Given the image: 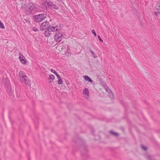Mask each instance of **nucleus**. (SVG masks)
<instances>
[{
  "label": "nucleus",
  "mask_w": 160,
  "mask_h": 160,
  "mask_svg": "<svg viewBox=\"0 0 160 160\" xmlns=\"http://www.w3.org/2000/svg\"><path fill=\"white\" fill-rule=\"evenodd\" d=\"M19 76L22 82L28 85H30V81L24 72L20 71L19 72Z\"/></svg>",
  "instance_id": "nucleus-1"
},
{
  "label": "nucleus",
  "mask_w": 160,
  "mask_h": 160,
  "mask_svg": "<svg viewBox=\"0 0 160 160\" xmlns=\"http://www.w3.org/2000/svg\"><path fill=\"white\" fill-rule=\"evenodd\" d=\"M28 6L26 8V12L28 14H30L32 11H36V7L35 5L30 2L28 4Z\"/></svg>",
  "instance_id": "nucleus-2"
},
{
  "label": "nucleus",
  "mask_w": 160,
  "mask_h": 160,
  "mask_svg": "<svg viewBox=\"0 0 160 160\" xmlns=\"http://www.w3.org/2000/svg\"><path fill=\"white\" fill-rule=\"evenodd\" d=\"M63 37V33L61 30L56 32L54 35V39L56 42H59L61 41Z\"/></svg>",
  "instance_id": "nucleus-3"
},
{
  "label": "nucleus",
  "mask_w": 160,
  "mask_h": 160,
  "mask_svg": "<svg viewBox=\"0 0 160 160\" xmlns=\"http://www.w3.org/2000/svg\"><path fill=\"white\" fill-rule=\"evenodd\" d=\"M46 17V13H42L33 16V19L35 21L39 22L44 19Z\"/></svg>",
  "instance_id": "nucleus-4"
},
{
  "label": "nucleus",
  "mask_w": 160,
  "mask_h": 160,
  "mask_svg": "<svg viewBox=\"0 0 160 160\" xmlns=\"http://www.w3.org/2000/svg\"><path fill=\"white\" fill-rule=\"evenodd\" d=\"M62 26H60L56 25V26H49L48 28L49 30L51 32H57L58 31H60L62 28Z\"/></svg>",
  "instance_id": "nucleus-5"
},
{
  "label": "nucleus",
  "mask_w": 160,
  "mask_h": 160,
  "mask_svg": "<svg viewBox=\"0 0 160 160\" xmlns=\"http://www.w3.org/2000/svg\"><path fill=\"white\" fill-rule=\"evenodd\" d=\"M5 81L6 82L5 84L7 91L9 93H10L11 92V89L10 82L6 78L5 79Z\"/></svg>",
  "instance_id": "nucleus-6"
},
{
  "label": "nucleus",
  "mask_w": 160,
  "mask_h": 160,
  "mask_svg": "<svg viewBox=\"0 0 160 160\" xmlns=\"http://www.w3.org/2000/svg\"><path fill=\"white\" fill-rule=\"evenodd\" d=\"M155 8L158 11L155 12L154 14L157 17H160V2L157 4L155 7Z\"/></svg>",
  "instance_id": "nucleus-7"
},
{
  "label": "nucleus",
  "mask_w": 160,
  "mask_h": 160,
  "mask_svg": "<svg viewBox=\"0 0 160 160\" xmlns=\"http://www.w3.org/2000/svg\"><path fill=\"white\" fill-rule=\"evenodd\" d=\"M49 22H43L41 25L40 27V29L41 30H43L44 29L48 28V24Z\"/></svg>",
  "instance_id": "nucleus-8"
},
{
  "label": "nucleus",
  "mask_w": 160,
  "mask_h": 160,
  "mask_svg": "<svg viewBox=\"0 0 160 160\" xmlns=\"http://www.w3.org/2000/svg\"><path fill=\"white\" fill-rule=\"evenodd\" d=\"M19 60L20 62L22 64H25L27 62V60L25 57L22 54L20 53L19 55Z\"/></svg>",
  "instance_id": "nucleus-9"
},
{
  "label": "nucleus",
  "mask_w": 160,
  "mask_h": 160,
  "mask_svg": "<svg viewBox=\"0 0 160 160\" xmlns=\"http://www.w3.org/2000/svg\"><path fill=\"white\" fill-rule=\"evenodd\" d=\"M44 7L47 9L50 8V4H51V2L50 0H46L43 2Z\"/></svg>",
  "instance_id": "nucleus-10"
},
{
  "label": "nucleus",
  "mask_w": 160,
  "mask_h": 160,
  "mask_svg": "<svg viewBox=\"0 0 160 160\" xmlns=\"http://www.w3.org/2000/svg\"><path fill=\"white\" fill-rule=\"evenodd\" d=\"M83 93L85 95V97L86 98L88 99L89 97L88 89L87 88H85L83 91Z\"/></svg>",
  "instance_id": "nucleus-11"
},
{
  "label": "nucleus",
  "mask_w": 160,
  "mask_h": 160,
  "mask_svg": "<svg viewBox=\"0 0 160 160\" xmlns=\"http://www.w3.org/2000/svg\"><path fill=\"white\" fill-rule=\"evenodd\" d=\"M107 92H108L110 94V96L111 98H113L114 97V95L111 92V90L108 88L107 87L105 88Z\"/></svg>",
  "instance_id": "nucleus-12"
},
{
  "label": "nucleus",
  "mask_w": 160,
  "mask_h": 160,
  "mask_svg": "<svg viewBox=\"0 0 160 160\" xmlns=\"http://www.w3.org/2000/svg\"><path fill=\"white\" fill-rule=\"evenodd\" d=\"M51 31L49 30V29L48 28V29L45 30L44 32V35L46 37H49L51 34Z\"/></svg>",
  "instance_id": "nucleus-13"
},
{
  "label": "nucleus",
  "mask_w": 160,
  "mask_h": 160,
  "mask_svg": "<svg viewBox=\"0 0 160 160\" xmlns=\"http://www.w3.org/2000/svg\"><path fill=\"white\" fill-rule=\"evenodd\" d=\"M50 8L51 9H58V7L56 5L54 4L51 2V4H50Z\"/></svg>",
  "instance_id": "nucleus-14"
},
{
  "label": "nucleus",
  "mask_w": 160,
  "mask_h": 160,
  "mask_svg": "<svg viewBox=\"0 0 160 160\" xmlns=\"http://www.w3.org/2000/svg\"><path fill=\"white\" fill-rule=\"evenodd\" d=\"M83 77L84 79L85 80L87 81H88L89 82H92V80L88 76H84Z\"/></svg>",
  "instance_id": "nucleus-15"
},
{
  "label": "nucleus",
  "mask_w": 160,
  "mask_h": 160,
  "mask_svg": "<svg viewBox=\"0 0 160 160\" xmlns=\"http://www.w3.org/2000/svg\"><path fill=\"white\" fill-rule=\"evenodd\" d=\"M54 76L53 75L51 74L49 76L48 79L49 80H50L49 82L51 83L53 81L54 79Z\"/></svg>",
  "instance_id": "nucleus-16"
},
{
  "label": "nucleus",
  "mask_w": 160,
  "mask_h": 160,
  "mask_svg": "<svg viewBox=\"0 0 160 160\" xmlns=\"http://www.w3.org/2000/svg\"><path fill=\"white\" fill-rule=\"evenodd\" d=\"M89 51L92 54V57L94 58H96L97 57V56L95 53L91 49H89Z\"/></svg>",
  "instance_id": "nucleus-17"
},
{
  "label": "nucleus",
  "mask_w": 160,
  "mask_h": 160,
  "mask_svg": "<svg viewBox=\"0 0 160 160\" xmlns=\"http://www.w3.org/2000/svg\"><path fill=\"white\" fill-rule=\"evenodd\" d=\"M50 71L54 73L56 75V76L57 77V78H59V76H60L57 73V72L55 70L52 69H51Z\"/></svg>",
  "instance_id": "nucleus-18"
},
{
  "label": "nucleus",
  "mask_w": 160,
  "mask_h": 160,
  "mask_svg": "<svg viewBox=\"0 0 160 160\" xmlns=\"http://www.w3.org/2000/svg\"><path fill=\"white\" fill-rule=\"evenodd\" d=\"M110 133L111 134L116 136H118L119 135V134L118 133L112 131H110Z\"/></svg>",
  "instance_id": "nucleus-19"
},
{
  "label": "nucleus",
  "mask_w": 160,
  "mask_h": 160,
  "mask_svg": "<svg viewBox=\"0 0 160 160\" xmlns=\"http://www.w3.org/2000/svg\"><path fill=\"white\" fill-rule=\"evenodd\" d=\"M58 83L59 84H62L63 81L62 80L60 76H59V78H58Z\"/></svg>",
  "instance_id": "nucleus-20"
},
{
  "label": "nucleus",
  "mask_w": 160,
  "mask_h": 160,
  "mask_svg": "<svg viewBox=\"0 0 160 160\" xmlns=\"http://www.w3.org/2000/svg\"><path fill=\"white\" fill-rule=\"evenodd\" d=\"M0 28L2 29H4L5 28V27L4 26L3 23L0 20Z\"/></svg>",
  "instance_id": "nucleus-21"
},
{
  "label": "nucleus",
  "mask_w": 160,
  "mask_h": 160,
  "mask_svg": "<svg viewBox=\"0 0 160 160\" xmlns=\"http://www.w3.org/2000/svg\"><path fill=\"white\" fill-rule=\"evenodd\" d=\"M142 148L143 149L144 151H146L147 150V148L145 146L143 145H142L141 146Z\"/></svg>",
  "instance_id": "nucleus-22"
},
{
  "label": "nucleus",
  "mask_w": 160,
  "mask_h": 160,
  "mask_svg": "<svg viewBox=\"0 0 160 160\" xmlns=\"http://www.w3.org/2000/svg\"><path fill=\"white\" fill-rule=\"evenodd\" d=\"M92 33H93L94 35L95 36H96L97 35H96V33L94 31V30H92Z\"/></svg>",
  "instance_id": "nucleus-23"
},
{
  "label": "nucleus",
  "mask_w": 160,
  "mask_h": 160,
  "mask_svg": "<svg viewBox=\"0 0 160 160\" xmlns=\"http://www.w3.org/2000/svg\"><path fill=\"white\" fill-rule=\"evenodd\" d=\"M98 38L99 39V40H100V41L101 42H103V40H102V39L99 36H98Z\"/></svg>",
  "instance_id": "nucleus-24"
},
{
  "label": "nucleus",
  "mask_w": 160,
  "mask_h": 160,
  "mask_svg": "<svg viewBox=\"0 0 160 160\" xmlns=\"http://www.w3.org/2000/svg\"><path fill=\"white\" fill-rule=\"evenodd\" d=\"M33 31H37V28H34L33 29Z\"/></svg>",
  "instance_id": "nucleus-25"
}]
</instances>
